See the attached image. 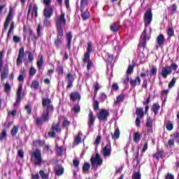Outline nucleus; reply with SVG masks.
I'll return each instance as SVG.
<instances>
[{
    "label": "nucleus",
    "instance_id": "obj_1",
    "mask_svg": "<svg viewBox=\"0 0 179 179\" xmlns=\"http://www.w3.org/2000/svg\"><path fill=\"white\" fill-rule=\"evenodd\" d=\"M42 107L45 108V112L42 113V119L40 117L34 118V122L36 127H42L43 122H48L50 121V113H54L52 100L48 97L42 99Z\"/></svg>",
    "mask_w": 179,
    "mask_h": 179
},
{
    "label": "nucleus",
    "instance_id": "obj_2",
    "mask_svg": "<svg viewBox=\"0 0 179 179\" xmlns=\"http://www.w3.org/2000/svg\"><path fill=\"white\" fill-rule=\"evenodd\" d=\"M55 27L57 31V38L54 39V44L57 48L62 45V37H64V27L66 26V19H65V13H61L55 19Z\"/></svg>",
    "mask_w": 179,
    "mask_h": 179
},
{
    "label": "nucleus",
    "instance_id": "obj_3",
    "mask_svg": "<svg viewBox=\"0 0 179 179\" xmlns=\"http://www.w3.org/2000/svg\"><path fill=\"white\" fill-rule=\"evenodd\" d=\"M93 52V47L91 41L87 42V51L84 54L83 57V64H87V71H90L92 66H93V62L90 59V54Z\"/></svg>",
    "mask_w": 179,
    "mask_h": 179
},
{
    "label": "nucleus",
    "instance_id": "obj_4",
    "mask_svg": "<svg viewBox=\"0 0 179 179\" xmlns=\"http://www.w3.org/2000/svg\"><path fill=\"white\" fill-rule=\"evenodd\" d=\"M31 163L34 166H41L43 164V156L41 155V150L36 149L34 152L30 153Z\"/></svg>",
    "mask_w": 179,
    "mask_h": 179
},
{
    "label": "nucleus",
    "instance_id": "obj_5",
    "mask_svg": "<svg viewBox=\"0 0 179 179\" xmlns=\"http://www.w3.org/2000/svg\"><path fill=\"white\" fill-rule=\"evenodd\" d=\"M96 117L100 122L106 124L108 121V117H110V111L106 109H101L96 114Z\"/></svg>",
    "mask_w": 179,
    "mask_h": 179
},
{
    "label": "nucleus",
    "instance_id": "obj_6",
    "mask_svg": "<svg viewBox=\"0 0 179 179\" xmlns=\"http://www.w3.org/2000/svg\"><path fill=\"white\" fill-rule=\"evenodd\" d=\"M90 162L92 169H97V167H100L103 164V159H101L99 152H96L94 157H91Z\"/></svg>",
    "mask_w": 179,
    "mask_h": 179
},
{
    "label": "nucleus",
    "instance_id": "obj_7",
    "mask_svg": "<svg viewBox=\"0 0 179 179\" xmlns=\"http://www.w3.org/2000/svg\"><path fill=\"white\" fill-rule=\"evenodd\" d=\"M50 130L48 135V136H50V138H55L57 136L55 132H61L62 129H61V122H58L57 124L52 123Z\"/></svg>",
    "mask_w": 179,
    "mask_h": 179
},
{
    "label": "nucleus",
    "instance_id": "obj_8",
    "mask_svg": "<svg viewBox=\"0 0 179 179\" xmlns=\"http://www.w3.org/2000/svg\"><path fill=\"white\" fill-rule=\"evenodd\" d=\"M152 20H153V13H152V9L149 8L145 13L143 16V21L145 29H147V27L150 26V23H152Z\"/></svg>",
    "mask_w": 179,
    "mask_h": 179
},
{
    "label": "nucleus",
    "instance_id": "obj_9",
    "mask_svg": "<svg viewBox=\"0 0 179 179\" xmlns=\"http://www.w3.org/2000/svg\"><path fill=\"white\" fill-rule=\"evenodd\" d=\"M12 19H13V8L10 7L3 25V29L5 31L9 29V24H10Z\"/></svg>",
    "mask_w": 179,
    "mask_h": 179
},
{
    "label": "nucleus",
    "instance_id": "obj_10",
    "mask_svg": "<svg viewBox=\"0 0 179 179\" xmlns=\"http://www.w3.org/2000/svg\"><path fill=\"white\" fill-rule=\"evenodd\" d=\"M22 92L23 87H22V85H20L16 92V101L13 104L14 107H16V106H19L20 104L22 99H23V97L22 96Z\"/></svg>",
    "mask_w": 179,
    "mask_h": 179
},
{
    "label": "nucleus",
    "instance_id": "obj_11",
    "mask_svg": "<svg viewBox=\"0 0 179 179\" xmlns=\"http://www.w3.org/2000/svg\"><path fill=\"white\" fill-rule=\"evenodd\" d=\"M147 31L148 29L145 28L142 34L143 41L140 43V45L143 48H145L146 47V43H148V41H149V40H150V36L148 35Z\"/></svg>",
    "mask_w": 179,
    "mask_h": 179
},
{
    "label": "nucleus",
    "instance_id": "obj_12",
    "mask_svg": "<svg viewBox=\"0 0 179 179\" xmlns=\"http://www.w3.org/2000/svg\"><path fill=\"white\" fill-rule=\"evenodd\" d=\"M173 73V69L170 66H165L162 68L161 75L164 79H167V76L169 75H171Z\"/></svg>",
    "mask_w": 179,
    "mask_h": 179
},
{
    "label": "nucleus",
    "instance_id": "obj_13",
    "mask_svg": "<svg viewBox=\"0 0 179 179\" xmlns=\"http://www.w3.org/2000/svg\"><path fill=\"white\" fill-rule=\"evenodd\" d=\"M52 15H54V7L52 6H45L43 10V16L50 18Z\"/></svg>",
    "mask_w": 179,
    "mask_h": 179
},
{
    "label": "nucleus",
    "instance_id": "obj_14",
    "mask_svg": "<svg viewBox=\"0 0 179 179\" xmlns=\"http://www.w3.org/2000/svg\"><path fill=\"white\" fill-rule=\"evenodd\" d=\"M1 82H3L6 78H8V76L9 75V66L8 64H6L3 67H2L1 71Z\"/></svg>",
    "mask_w": 179,
    "mask_h": 179
},
{
    "label": "nucleus",
    "instance_id": "obj_15",
    "mask_svg": "<svg viewBox=\"0 0 179 179\" xmlns=\"http://www.w3.org/2000/svg\"><path fill=\"white\" fill-rule=\"evenodd\" d=\"M69 98L71 101H73V103L76 101H78V103H79V101L82 100V96L80 95V93H79L78 92H72L69 94Z\"/></svg>",
    "mask_w": 179,
    "mask_h": 179
},
{
    "label": "nucleus",
    "instance_id": "obj_16",
    "mask_svg": "<svg viewBox=\"0 0 179 179\" xmlns=\"http://www.w3.org/2000/svg\"><path fill=\"white\" fill-rule=\"evenodd\" d=\"M103 157H110L111 156V143H108L102 148Z\"/></svg>",
    "mask_w": 179,
    "mask_h": 179
},
{
    "label": "nucleus",
    "instance_id": "obj_17",
    "mask_svg": "<svg viewBox=\"0 0 179 179\" xmlns=\"http://www.w3.org/2000/svg\"><path fill=\"white\" fill-rule=\"evenodd\" d=\"M73 35L71 31H69L66 34V40L67 41L66 43V47L69 50V51H71V47H72V38H73Z\"/></svg>",
    "mask_w": 179,
    "mask_h": 179
},
{
    "label": "nucleus",
    "instance_id": "obj_18",
    "mask_svg": "<svg viewBox=\"0 0 179 179\" xmlns=\"http://www.w3.org/2000/svg\"><path fill=\"white\" fill-rule=\"evenodd\" d=\"M66 79L67 80V86L66 89H71V87H73V82H75V78H73V75L71 73H67L66 76Z\"/></svg>",
    "mask_w": 179,
    "mask_h": 179
},
{
    "label": "nucleus",
    "instance_id": "obj_19",
    "mask_svg": "<svg viewBox=\"0 0 179 179\" xmlns=\"http://www.w3.org/2000/svg\"><path fill=\"white\" fill-rule=\"evenodd\" d=\"M24 57V48H21L19 50V54L17 58V65H22L23 64V57Z\"/></svg>",
    "mask_w": 179,
    "mask_h": 179
},
{
    "label": "nucleus",
    "instance_id": "obj_20",
    "mask_svg": "<svg viewBox=\"0 0 179 179\" xmlns=\"http://www.w3.org/2000/svg\"><path fill=\"white\" fill-rule=\"evenodd\" d=\"M163 155H164V150L157 149V152L152 155V157L156 160H159V159H163Z\"/></svg>",
    "mask_w": 179,
    "mask_h": 179
},
{
    "label": "nucleus",
    "instance_id": "obj_21",
    "mask_svg": "<svg viewBox=\"0 0 179 179\" xmlns=\"http://www.w3.org/2000/svg\"><path fill=\"white\" fill-rule=\"evenodd\" d=\"M156 41H157L159 47H163V45H164V43L166 42V39L164 38V35L159 34L157 37Z\"/></svg>",
    "mask_w": 179,
    "mask_h": 179
},
{
    "label": "nucleus",
    "instance_id": "obj_22",
    "mask_svg": "<svg viewBox=\"0 0 179 179\" xmlns=\"http://www.w3.org/2000/svg\"><path fill=\"white\" fill-rule=\"evenodd\" d=\"M88 118H89V121L87 122L88 127H93V125H94V114H93V112L92 110L89 111Z\"/></svg>",
    "mask_w": 179,
    "mask_h": 179
},
{
    "label": "nucleus",
    "instance_id": "obj_23",
    "mask_svg": "<svg viewBox=\"0 0 179 179\" xmlns=\"http://www.w3.org/2000/svg\"><path fill=\"white\" fill-rule=\"evenodd\" d=\"M64 171L65 169L64 168V166L59 165L57 168L55 170V176L59 177V176H62V174H64Z\"/></svg>",
    "mask_w": 179,
    "mask_h": 179
},
{
    "label": "nucleus",
    "instance_id": "obj_24",
    "mask_svg": "<svg viewBox=\"0 0 179 179\" xmlns=\"http://www.w3.org/2000/svg\"><path fill=\"white\" fill-rule=\"evenodd\" d=\"M80 12L83 20H87V19L90 17V13H89V10L87 8L85 10L83 9V11Z\"/></svg>",
    "mask_w": 179,
    "mask_h": 179
},
{
    "label": "nucleus",
    "instance_id": "obj_25",
    "mask_svg": "<svg viewBox=\"0 0 179 179\" xmlns=\"http://www.w3.org/2000/svg\"><path fill=\"white\" fill-rule=\"evenodd\" d=\"M143 106H145V114H148L149 111V104H150V95L148 96L145 101L143 102Z\"/></svg>",
    "mask_w": 179,
    "mask_h": 179
},
{
    "label": "nucleus",
    "instance_id": "obj_26",
    "mask_svg": "<svg viewBox=\"0 0 179 179\" xmlns=\"http://www.w3.org/2000/svg\"><path fill=\"white\" fill-rule=\"evenodd\" d=\"M136 114L137 115V118H143L145 116V112H143V108H137L136 110Z\"/></svg>",
    "mask_w": 179,
    "mask_h": 179
},
{
    "label": "nucleus",
    "instance_id": "obj_27",
    "mask_svg": "<svg viewBox=\"0 0 179 179\" xmlns=\"http://www.w3.org/2000/svg\"><path fill=\"white\" fill-rule=\"evenodd\" d=\"M151 110L155 113V115H157V113L160 110V105L158 103H153Z\"/></svg>",
    "mask_w": 179,
    "mask_h": 179
},
{
    "label": "nucleus",
    "instance_id": "obj_28",
    "mask_svg": "<svg viewBox=\"0 0 179 179\" xmlns=\"http://www.w3.org/2000/svg\"><path fill=\"white\" fill-rule=\"evenodd\" d=\"M126 95L124 93L120 94L116 98L115 104H120V103H122L124 100H125Z\"/></svg>",
    "mask_w": 179,
    "mask_h": 179
},
{
    "label": "nucleus",
    "instance_id": "obj_29",
    "mask_svg": "<svg viewBox=\"0 0 179 179\" xmlns=\"http://www.w3.org/2000/svg\"><path fill=\"white\" fill-rule=\"evenodd\" d=\"M110 31L113 33H117L118 30H120V24H118V22H114L113 24L110 25Z\"/></svg>",
    "mask_w": 179,
    "mask_h": 179
},
{
    "label": "nucleus",
    "instance_id": "obj_30",
    "mask_svg": "<svg viewBox=\"0 0 179 179\" xmlns=\"http://www.w3.org/2000/svg\"><path fill=\"white\" fill-rule=\"evenodd\" d=\"M137 83L138 85H141V78L139 76H137L135 80H130V85L132 87H136Z\"/></svg>",
    "mask_w": 179,
    "mask_h": 179
},
{
    "label": "nucleus",
    "instance_id": "obj_31",
    "mask_svg": "<svg viewBox=\"0 0 179 179\" xmlns=\"http://www.w3.org/2000/svg\"><path fill=\"white\" fill-rule=\"evenodd\" d=\"M111 135L112 139H113L114 141H115L116 139H119L120 135V129L117 127L115 130L114 134L111 133Z\"/></svg>",
    "mask_w": 179,
    "mask_h": 179
},
{
    "label": "nucleus",
    "instance_id": "obj_32",
    "mask_svg": "<svg viewBox=\"0 0 179 179\" xmlns=\"http://www.w3.org/2000/svg\"><path fill=\"white\" fill-rule=\"evenodd\" d=\"M93 87H94V99L97 96V92H99V90H100V84H99V83H94L93 84Z\"/></svg>",
    "mask_w": 179,
    "mask_h": 179
},
{
    "label": "nucleus",
    "instance_id": "obj_33",
    "mask_svg": "<svg viewBox=\"0 0 179 179\" xmlns=\"http://www.w3.org/2000/svg\"><path fill=\"white\" fill-rule=\"evenodd\" d=\"M89 5V0H80V12L83 11V9L86 8V6H88Z\"/></svg>",
    "mask_w": 179,
    "mask_h": 179
},
{
    "label": "nucleus",
    "instance_id": "obj_34",
    "mask_svg": "<svg viewBox=\"0 0 179 179\" xmlns=\"http://www.w3.org/2000/svg\"><path fill=\"white\" fill-rule=\"evenodd\" d=\"M142 138V135L139 132L134 133L133 136L134 142L135 143H138L141 141V138Z\"/></svg>",
    "mask_w": 179,
    "mask_h": 179
},
{
    "label": "nucleus",
    "instance_id": "obj_35",
    "mask_svg": "<svg viewBox=\"0 0 179 179\" xmlns=\"http://www.w3.org/2000/svg\"><path fill=\"white\" fill-rule=\"evenodd\" d=\"M34 15L35 17H38V7L37 6V4H34V7L32 8L31 16Z\"/></svg>",
    "mask_w": 179,
    "mask_h": 179
},
{
    "label": "nucleus",
    "instance_id": "obj_36",
    "mask_svg": "<svg viewBox=\"0 0 179 179\" xmlns=\"http://www.w3.org/2000/svg\"><path fill=\"white\" fill-rule=\"evenodd\" d=\"M71 111H73L74 114H79V113H80V105H79V103L76 104L73 108H71Z\"/></svg>",
    "mask_w": 179,
    "mask_h": 179
},
{
    "label": "nucleus",
    "instance_id": "obj_37",
    "mask_svg": "<svg viewBox=\"0 0 179 179\" xmlns=\"http://www.w3.org/2000/svg\"><path fill=\"white\" fill-rule=\"evenodd\" d=\"M167 36L169 38H171L174 36V28L173 27H170L166 30Z\"/></svg>",
    "mask_w": 179,
    "mask_h": 179
},
{
    "label": "nucleus",
    "instance_id": "obj_38",
    "mask_svg": "<svg viewBox=\"0 0 179 179\" xmlns=\"http://www.w3.org/2000/svg\"><path fill=\"white\" fill-rule=\"evenodd\" d=\"M31 89H34V90H38V87H40V83L37 80H34L31 83Z\"/></svg>",
    "mask_w": 179,
    "mask_h": 179
},
{
    "label": "nucleus",
    "instance_id": "obj_39",
    "mask_svg": "<svg viewBox=\"0 0 179 179\" xmlns=\"http://www.w3.org/2000/svg\"><path fill=\"white\" fill-rule=\"evenodd\" d=\"M166 128L167 131H173L174 129V123H173V121L168 120L167 123L166 124Z\"/></svg>",
    "mask_w": 179,
    "mask_h": 179
},
{
    "label": "nucleus",
    "instance_id": "obj_40",
    "mask_svg": "<svg viewBox=\"0 0 179 179\" xmlns=\"http://www.w3.org/2000/svg\"><path fill=\"white\" fill-rule=\"evenodd\" d=\"M10 90H12V87L10 86V84L6 82V84L4 85V92L7 94H10Z\"/></svg>",
    "mask_w": 179,
    "mask_h": 179
},
{
    "label": "nucleus",
    "instance_id": "obj_41",
    "mask_svg": "<svg viewBox=\"0 0 179 179\" xmlns=\"http://www.w3.org/2000/svg\"><path fill=\"white\" fill-rule=\"evenodd\" d=\"M55 150L57 156H62V153L64 152L62 147H59L58 146V144H56Z\"/></svg>",
    "mask_w": 179,
    "mask_h": 179
},
{
    "label": "nucleus",
    "instance_id": "obj_42",
    "mask_svg": "<svg viewBox=\"0 0 179 179\" xmlns=\"http://www.w3.org/2000/svg\"><path fill=\"white\" fill-rule=\"evenodd\" d=\"M136 65V64L134 63V64H130L128 66V69L127 71V75H131V73H134V68H135Z\"/></svg>",
    "mask_w": 179,
    "mask_h": 179
},
{
    "label": "nucleus",
    "instance_id": "obj_43",
    "mask_svg": "<svg viewBox=\"0 0 179 179\" xmlns=\"http://www.w3.org/2000/svg\"><path fill=\"white\" fill-rule=\"evenodd\" d=\"M40 59L37 62L38 69H41L44 64V60L43 59V55L39 56Z\"/></svg>",
    "mask_w": 179,
    "mask_h": 179
},
{
    "label": "nucleus",
    "instance_id": "obj_44",
    "mask_svg": "<svg viewBox=\"0 0 179 179\" xmlns=\"http://www.w3.org/2000/svg\"><path fill=\"white\" fill-rule=\"evenodd\" d=\"M29 36H31V39L34 43H36L37 41V36L34 34V32H33V29H29Z\"/></svg>",
    "mask_w": 179,
    "mask_h": 179
},
{
    "label": "nucleus",
    "instance_id": "obj_45",
    "mask_svg": "<svg viewBox=\"0 0 179 179\" xmlns=\"http://www.w3.org/2000/svg\"><path fill=\"white\" fill-rule=\"evenodd\" d=\"M90 170V164L88 162H85L83 166V172L86 173Z\"/></svg>",
    "mask_w": 179,
    "mask_h": 179
},
{
    "label": "nucleus",
    "instance_id": "obj_46",
    "mask_svg": "<svg viewBox=\"0 0 179 179\" xmlns=\"http://www.w3.org/2000/svg\"><path fill=\"white\" fill-rule=\"evenodd\" d=\"M157 73V68L154 66L150 70V76H156Z\"/></svg>",
    "mask_w": 179,
    "mask_h": 179
},
{
    "label": "nucleus",
    "instance_id": "obj_47",
    "mask_svg": "<svg viewBox=\"0 0 179 179\" xmlns=\"http://www.w3.org/2000/svg\"><path fill=\"white\" fill-rule=\"evenodd\" d=\"M56 72L58 75H64V66L58 64L57 68L56 69Z\"/></svg>",
    "mask_w": 179,
    "mask_h": 179
},
{
    "label": "nucleus",
    "instance_id": "obj_48",
    "mask_svg": "<svg viewBox=\"0 0 179 179\" xmlns=\"http://www.w3.org/2000/svg\"><path fill=\"white\" fill-rule=\"evenodd\" d=\"M13 29H15V22H12L11 24H10V29H9V30L8 31V34H7V38H10V33H12V31H13Z\"/></svg>",
    "mask_w": 179,
    "mask_h": 179
},
{
    "label": "nucleus",
    "instance_id": "obj_49",
    "mask_svg": "<svg viewBox=\"0 0 179 179\" xmlns=\"http://www.w3.org/2000/svg\"><path fill=\"white\" fill-rule=\"evenodd\" d=\"M177 82V78L173 77L171 80V81L169 83L168 87L169 89H173L174 87V85H176V83Z\"/></svg>",
    "mask_w": 179,
    "mask_h": 179
},
{
    "label": "nucleus",
    "instance_id": "obj_50",
    "mask_svg": "<svg viewBox=\"0 0 179 179\" xmlns=\"http://www.w3.org/2000/svg\"><path fill=\"white\" fill-rule=\"evenodd\" d=\"M106 99H107V94H106V93L104 92H101L99 94V100L103 103L106 101Z\"/></svg>",
    "mask_w": 179,
    "mask_h": 179
},
{
    "label": "nucleus",
    "instance_id": "obj_51",
    "mask_svg": "<svg viewBox=\"0 0 179 179\" xmlns=\"http://www.w3.org/2000/svg\"><path fill=\"white\" fill-rule=\"evenodd\" d=\"M3 66V52H0V72Z\"/></svg>",
    "mask_w": 179,
    "mask_h": 179
},
{
    "label": "nucleus",
    "instance_id": "obj_52",
    "mask_svg": "<svg viewBox=\"0 0 179 179\" xmlns=\"http://www.w3.org/2000/svg\"><path fill=\"white\" fill-rule=\"evenodd\" d=\"M145 127H153V121L152 120V118H150V117H147Z\"/></svg>",
    "mask_w": 179,
    "mask_h": 179
},
{
    "label": "nucleus",
    "instance_id": "obj_53",
    "mask_svg": "<svg viewBox=\"0 0 179 179\" xmlns=\"http://www.w3.org/2000/svg\"><path fill=\"white\" fill-rule=\"evenodd\" d=\"M6 130L3 129L1 131V133L0 134V141H3V139H6Z\"/></svg>",
    "mask_w": 179,
    "mask_h": 179
},
{
    "label": "nucleus",
    "instance_id": "obj_54",
    "mask_svg": "<svg viewBox=\"0 0 179 179\" xmlns=\"http://www.w3.org/2000/svg\"><path fill=\"white\" fill-rule=\"evenodd\" d=\"M74 142L76 145H79L80 142H82V138L80 137V135L78 134L76 138H74Z\"/></svg>",
    "mask_w": 179,
    "mask_h": 179
},
{
    "label": "nucleus",
    "instance_id": "obj_55",
    "mask_svg": "<svg viewBox=\"0 0 179 179\" xmlns=\"http://www.w3.org/2000/svg\"><path fill=\"white\" fill-rule=\"evenodd\" d=\"M17 129H19V127L17 126H14L11 130V135L13 136H15L17 134Z\"/></svg>",
    "mask_w": 179,
    "mask_h": 179
},
{
    "label": "nucleus",
    "instance_id": "obj_56",
    "mask_svg": "<svg viewBox=\"0 0 179 179\" xmlns=\"http://www.w3.org/2000/svg\"><path fill=\"white\" fill-rule=\"evenodd\" d=\"M48 19L49 18H47V17H45V18L43 20V24L46 27H48L51 26V21H50V20H48Z\"/></svg>",
    "mask_w": 179,
    "mask_h": 179
},
{
    "label": "nucleus",
    "instance_id": "obj_57",
    "mask_svg": "<svg viewBox=\"0 0 179 179\" xmlns=\"http://www.w3.org/2000/svg\"><path fill=\"white\" fill-rule=\"evenodd\" d=\"M39 174L43 179H48V173H45L44 171L41 170Z\"/></svg>",
    "mask_w": 179,
    "mask_h": 179
},
{
    "label": "nucleus",
    "instance_id": "obj_58",
    "mask_svg": "<svg viewBox=\"0 0 179 179\" xmlns=\"http://www.w3.org/2000/svg\"><path fill=\"white\" fill-rule=\"evenodd\" d=\"M93 108L94 111H97L99 110V101L94 99Z\"/></svg>",
    "mask_w": 179,
    "mask_h": 179
},
{
    "label": "nucleus",
    "instance_id": "obj_59",
    "mask_svg": "<svg viewBox=\"0 0 179 179\" xmlns=\"http://www.w3.org/2000/svg\"><path fill=\"white\" fill-rule=\"evenodd\" d=\"M71 125V122H69L66 118L63 121L62 127L63 128H66Z\"/></svg>",
    "mask_w": 179,
    "mask_h": 179
},
{
    "label": "nucleus",
    "instance_id": "obj_60",
    "mask_svg": "<svg viewBox=\"0 0 179 179\" xmlns=\"http://www.w3.org/2000/svg\"><path fill=\"white\" fill-rule=\"evenodd\" d=\"M36 72H37V70H36V69H34V67L31 66V68L29 69V76H34V75H36Z\"/></svg>",
    "mask_w": 179,
    "mask_h": 179
},
{
    "label": "nucleus",
    "instance_id": "obj_61",
    "mask_svg": "<svg viewBox=\"0 0 179 179\" xmlns=\"http://www.w3.org/2000/svg\"><path fill=\"white\" fill-rule=\"evenodd\" d=\"M24 109L27 111V113L28 114V115H31V108L30 107V105H26L24 106Z\"/></svg>",
    "mask_w": 179,
    "mask_h": 179
},
{
    "label": "nucleus",
    "instance_id": "obj_62",
    "mask_svg": "<svg viewBox=\"0 0 179 179\" xmlns=\"http://www.w3.org/2000/svg\"><path fill=\"white\" fill-rule=\"evenodd\" d=\"M100 142H101V136L99 135L96 136V138L94 141V145H100Z\"/></svg>",
    "mask_w": 179,
    "mask_h": 179
},
{
    "label": "nucleus",
    "instance_id": "obj_63",
    "mask_svg": "<svg viewBox=\"0 0 179 179\" xmlns=\"http://www.w3.org/2000/svg\"><path fill=\"white\" fill-rule=\"evenodd\" d=\"M141 173L139 172H136L134 173L132 179H141Z\"/></svg>",
    "mask_w": 179,
    "mask_h": 179
},
{
    "label": "nucleus",
    "instance_id": "obj_64",
    "mask_svg": "<svg viewBox=\"0 0 179 179\" xmlns=\"http://www.w3.org/2000/svg\"><path fill=\"white\" fill-rule=\"evenodd\" d=\"M165 179H175L174 175L168 173L165 177Z\"/></svg>",
    "mask_w": 179,
    "mask_h": 179
}]
</instances>
